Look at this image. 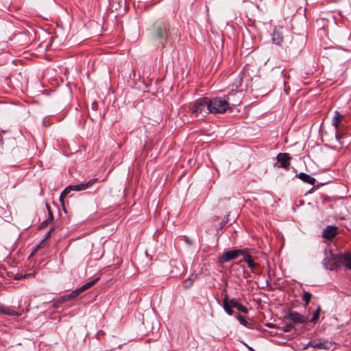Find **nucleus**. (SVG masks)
Wrapping results in <instances>:
<instances>
[{"instance_id":"b1692460","label":"nucleus","mask_w":351,"mask_h":351,"mask_svg":"<svg viewBox=\"0 0 351 351\" xmlns=\"http://www.w3.org/2000/svg\"><path fill=\"white\" fill-rule=\"evenodd\" d=\"M312 297V294L309 292L304 291L302 295V300L305 302V304L307 305Z\"/></svg>"},{"instance_id":"a878e982","label":"nucleus","mask_w":351,"mask_h":351,"mask_svg":"<svg viewBox=\"0 0 351 351\" xmlns=\"http://www.w3.org/2000/svg\"><path fill=\"white\" fill-rule=\"evenodd\" d=\"M237 319L239 321L241 324H242L243 326H246L247 325V322L246 321V319H245V317L243 315H239L237 316Z\"/></svg>"},{"instance_id":"423d86ee","label":"nucleus","mask_w":351,"mask_h":351,"mask_svg":"<svg viewBox=\"0 0 351 351\" xmlns=\"http://www.w3.org/2000/svg\"><path fill=\"white\" fill-rule=\"evenodd\" d=\"M285 318L292 321L294 324H304L308 321V317L292 311H289Z\"/></svg>"},{"instance_id":"7ed1b4c3","label":"nucleus","mask_w":351,"mask_h":351,"mask_svg":"<svg viewBox=\"0 0 351 351\" xmlns=\"http://www.w3.org/2000/svg\"><path fill=\"white\" fill-rule=\"evenodd\" d=\"M326 257L323 260V264L326 269L335 270L342 263L341 254H334L330 250H325Z\"/></svg>"},{"instance_id":"2eb2a0df","label":"nucleus","mask_w":351,"mask_h":351,"mask_svg":"<svg viewBox=\"0 0 351 351\" xmlns=\"http://www.w3.org/2000/svg\"><path fill=\"white\" fill-rule=\"evenodd\" d=\"M230 304L234 307L236 308L239 311L243 313H247L248 310L247 308L243 306L241 303L239 302V300L236 298H232L229 300Z\"/></svg>"},{"instance_id":"1a4fd4ad","label":"nucleus","mask_w":351,"mask_h":351,"mask_svg":"<svg viewBox=\"0 0 351 351\" xmlns=\"http://www.w3.org/2000/svg\"><path fill=\"white\" fill-rule=\"evenodd\" d=\"M241 94L240 92H234L233 90H232V92L228 94L226 98L225 99L226 101H230L229 102V108H230V106H237L241 103Z\"/></svg>"},{"instance_id":"bb28decb","label":"nucleus","mask_w":351,"mask_h":351,"mask_svg":"<svg viewBox=\"0 0 351 351\" xmlns=\"http://www.w3.org/2000/svg\"><path fill=\"white\" fill-rule=\"evenodd\" d=\"M47 208L48 213H49V218H48V219H49V222H52V221L53 219V217L52 212L51 211L50 208H49L48 204H47Z\"/></svg>"},{"instance_id":"f8f14e48","label":"nucleus","mask_w":351,"mask_h":351,"mask_svg":"<svg viewBox=\"0 0 351 351\" xmlns=\"http://www.w3.org/2000/svg\"><path fill=\"white\" fill-rule=\"evenodd\" d=\"M337 234V227L335 226H328L322 232V237L326 239H332Z\"/></svg>"},{"instance_id":"dca6fc26","label":"nucleus","mask_w":351,"mask_h":351,"mask_svg":"<svg viewBox=\"0 0 351 351\" xmlns=\"http://www.w3.org/2000/svg\"><path fill=\"white\" fill-rule=\"evenodd\" d=\"M298 178L305 183L313 185L315 183V179L305 173L301 172L298 174Z\"/></svg>"},{"instance_id":"9b49d317","label":"nucleus","mask_w":351,"mask_h":351,"mask_svg":"<svg viewBox=\"0 0 351 351\" xmlns=\"http://www.w3.org/2000/svg\"><path fill=\"white\" fill-rule=\"evenodd\" d=\"M343 118V116L341 115L338 111H335V116L332 119V125L335 128V137L337 140L339 142L340 144H343L341 141V136L338 134L339 125L341 121V119Z\"/></svg>"},{"instance_id":"4468645a","label":"nucleus","mask_w":351,"mask_h":351,"mask_svg":"<svg viewBox=\"0 0 351 351\" xmlns=\"http://www.w3.org/2000/svg\"><path fill=\"white\" fill-rule=\"evenodd\" d=\"M97 281V279L93 280L88 282H86L83 286H82L80 288L76 289L75 291H73L71 294V295L76 296L80 293L88 289L91 287H93Z\"/></svg>"},{"instance_id":"c756f323","label":"nucleus","mask_w":351,"mask_h":351,"mask_svg":"<svg viewBox=\"0 0 351 351\" xmlns=\"http://www.w3.org/2000/svg\"><path fill=\"white\" fill-rule=\"evenodd\" d=\"M51 231H52V229H51V230L47 232V235H46V237H45V239H47L48 237H49V236H50V234H51Z\"/></svg>"},{"instance_id":"9d476101","label":"nucleus","mask_w":351,"mask_h":351,"mask_svg":"<svg viewBox=\"0 0 351 351\" xmlns=\"http://www.w3.org/2000/svg\"><path fill=\"white\" fill-rule=\"evenodd\" d=\"M277 161L280 163L279 167L287 169L290 166L291 157L287 153H279L276 156Z\"/></svg>"},{"instance_id":"7c9ffc66","label":"nucleus","mask_w":351,"mask_h":351,"mask_svg":"<svg viewBox=\"0 0 351 351\" xmlns=\"http://www.w3.org/2000/svg\"><path fill=\"white\" fill-rule=\"evenodd\" d=\"M267 326H269V328H272V324H267Z\"/></svg>"},{"instance_id":"4be33fe9","label":"nucleus","mask_w":351,"mask_h":351,"mask_svg":"<svg viewBox=\"0 0 351 351\" xmlns=\"http://www.w3.org/2000/svg\"><path fill=\"white\" fill-rule=\"evenodd\" d=\"M243 84V77L241 76V75H238L235 80H234V82L233 83V86H234L236 88H239L240 86H241Z\"/></svg>"},{"instance_id":"f03ea898","label":"nucleus","mask_w":351,"mask_h":351,"mask_svg":"<svg viewBox=\"0 0 351 351\" xmlns=\"http://www.w3.org/2000/svg\"><path fill=\"white\" fill-rule=\"evenodd\" d=\"M97 178H93L90 180L88 182L85 183H81L75 185H69L66 187L60 194V201L62 206H64V198L72 191H84L89 188L91 185L97 182Z\"/></svg>"},{"instance_id":"6ab92c4d","label":"nucleus","mask_w":351,"mask_h":351,"mask_svg":"<svg viewBox=\"0 0 351 351\" xmlns=\"http://www.w3.org/2000/svg\"><path fill=\"white\" fill-rule=\"evenodd\" d=\"M232 306L230 304L228 296L226 295L223 299V308L225 311L230 315L233 314V310L232 308Z\"/></svg>"},{"instance_id":"f257e3e1","label":"nucleus","mask_w":351,"mask_h":351,"mask_svg":"<svg viewBox=\"0 0 351 351\" xmlns=\"http://www.w3.org/2000/svg\"><path fill=\"white\" fill-rule=\"evenodd\" d=\"M230 101H226L225 98L216 97L212 99L209 98L208 112L212 114H223L229 109Z\"/></svg>"},{"instance_id":"f3484780","label":"nucleus","mask_w":351,"mask_h":351,"mask_svg":"<svg viewBox=\"0 0 351 351\" xmlns=\"http://www.w3.org/2000/svg\"><path fill=\"white\" fill-rule=\"evenodd\" d=\"M341 264L346 265V268L351 270V252L341 254Z\"/></svg>"},{"instance_id":"5701e85b","label":"nucleus","mask_w":351,"mask_h":351,"mask_svg":"<svg viewBox=\"0 0 351 351\" xmlns=\"http://www.w3.org/2000/svg\"><path fill=\"white\" fill-rule=\"evenodd\" d=\"M247 266L250 268V269L252 270V272H254V273H256L257 272L256 269H257V268L258 267V263H256L252 260H251L250 261H247Z\"/></svg>"},{"instance_id":"412c9836","label":"nucleus","mask_w":351,"mask_h":351,"mask_svg":"<svg viewBox=\"0 0 351 351\" xmlns=\"http://www.w3.org/2000/svg\"><path fill=\"white\" fill-rule=\"evenodd\" d=\"M321 311V307L319 306H317L316 311L313 313V317L311 319V322L312 323H315L319 319V313Z\"/></svg>"},{"instance_id":"c85d7f7f","label":"nucleus","mask_w":351,"mask_h":351,"mask_svg":"<svg viewBox=\"0 0 351 351\" xmlns=\"http://www.w3.org/2000/svg\"><path fill=\"white\" fill-rule=\"evenodd\" d=\"M51 223V222H49V219H47V220H45V221H43V222L42 223V226H43V227H46V226H47L49 223Z\"/></svg>"},{"instance_id":"20e7f679","label":"nucleus","mask_w":351,"mask_h":351,"mask_svg":"<svg viewBox=\"0 0 351 351\" xmlns=\"http://www.w3.org/2000/svg\"><path fill=\"white\" fill-rule=\"evenodd\" d=\"M209 98L202 97L198 99L194 104L189 107L192 114H200L202 112H208Z\"/></svg>"},{"instance_id":"aec40b11","label":"nucleus","mask_w":351,"mask_h":351,"mask_svg":"<svg viewBox=\"0 0 351 351\" xmlns=\"http://www.w3.org/2000/svg\"><path fill=\"white\" fill-rule=\"evenodd\" d=\"M239 251H241V253L240 255H242L243 256V261L247 263V261L252 260V256L249 253L248 249L245 248L243 250H239Z\"/></svg>"},{"instance_id":"393cba45","label":"nucleus","mask_w":351,"mask_h":351,"mask_svg":"<svg viewBox=\"0 0 351 351\" xmlns=\"http://www.w3.org/2000/svg\"><path fill=\"white\" fill-rule=\"evenodd\" d=\"M293 328V324H287L282 327V330L285 332H290Z\"/></svg>"},{"instance_id":"39448f33","label":"nucleus","mask_w":351,"mask_h":351,"mask_svg":"<svg viewBox=\"0 0 351 351\" xmlns=\"http://www.w3.org/2000/svg\"><path fill=\"white\" fill-rule=\"evenodd\" d=\"M171 34V29L168 24H161L156 28V36L162 43L169 38Z\"/></svg>"},{"instance_id":"6e6552de","label":"nucleus","mask_w":351,"mask_h":351,"mask_svg":"<svg viewBox=\"0 0 351 351\" xmlns=\"http://www.w3.org/2000/svg\"><path fill=\"white\" fill-rule=\"evenodd\" d=\"M241 251H239V250H232L225 252L221 256H219V263L223 264L231 260H234L237 258L241 254Z\"/></svg>"},{"instance_id":"0eeeda50","label":"nucleus","mask_w":351,"mask_h":351,"mask_svg":"<svg viewBox=\"0 0 351 351\" xmlns=\"http://www.w3.org/2000/svg\"><path fill=\"white\" fill-rule=\"evenodd\" d=\"M332 346L330 342L328 341L321 340V339H314L308 343L304 349H306L308 347H311L313 348H318L320 350H329Z\"/></svg>"},{"instance_id":"cd10ccee","label":"nucleus","mask_w":351,"mask_h":351,"mask_svg":"<svg viewBox=\"0 0 351 351\" xmlns=\"http://www.w3.org/2000/svg\"><path fill=\"white\" fill-rule=\"evenodd\" d=\"M104 332L102 330H99L96 335L97 339H100L101 336L104 335Z\"/></svg>"},{"instance_id":"a211bd4d","label":"nucleus","mask_w":351,"mask_h":351,"mask_svg":"<svg viewBox=\"0 0 351 351\" xmlns=\"http://www.w3.org/2000/svg\"><path fill=\"white\" fill-rule=\"evenodd\" d=\"M0 313L7 315H13V316H18L19 315V313L13 309L10 308V307L0 305Z\"/></svg>"},{"instance_id":"ddd939ff","label":"nucleus","mask_w":351,"mask_h":351,"mask_svg":"<svg viewBox=\"0 0 351 351\" xmlns=\"http://www.w3.org/2000/svg\"><path fill=\"white\" fill-rule=\"evenodd\" d=\"M283 41V34L281 29H275L272 34V42L274 44L280 45Z\"/></svg>"}]
</instances>
